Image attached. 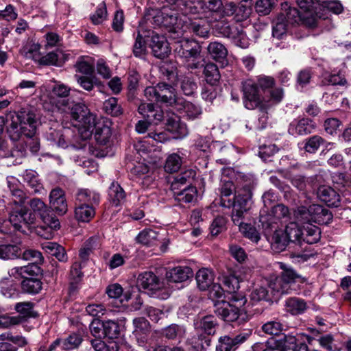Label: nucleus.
Masks as SVG:
<instances>
[{"mask_svg": "<svg viewBox=\"0 0 351 351\" xmlns=\"http://www.w3.org/2000/svg\"><path fill=\"white\" fill-rule=\"evenodd\" d=\"M8 132L12 141L19 139L21 134L32 137L36 133V116L28 107L22 108L19 112L6 115Z\"/></svg>", "mask_w": 351, "mask_h": 351, "instance_id": "nucleus-1", "label": "nucleus"}, {"mask_svg": "<svg viewBox=\"0 0 351 351\" xmlns=\"http://www.w3.org/2000/svg\"><path fill=\"white\" fill-rule=\"evenodd\" d=\"M242 91L243 95V104L245 107L249 110L258 108L262 115L258 118L261 123V129L265 128L267 120V110L271 104L267 101H263L261 97L258 86L252 80H247L242 83Z\"/></svg>", "mask_w": 351, "mask_h": 351, "instance_id": "nucleus-2", "label": "nucleus"}, {"mask_svg": "<svg viewBox=\"0 0 351 351\" xmlns=\"http://www.w3.org/2000/svg\"><path fill=\"white\" fill-rule=\"evenodd\" d=\"M174 51L177 56L187 63V67L195 69L204 66V59L201 56V47L194 40L182 38L174 43Z\"/></svg>", "mask_w": 351, "mask_h": 351, "instance_id": "nucleus-3", "label": "nucleus"}, {"mask_svg": "<svg viewBox=\"0 0 351 351\" xmlns=\"http://www.w3.org/2000/svg\"><path fill=\"white\" fill-rule=\"evenodd\" d=\"M247 300L242 294H232L229 301H219L215 303V313L226 322L236 321L241 313V308L245 304Z\"/></svg>", "mask_w": 351, "mask_h": 351, "instance_id": "nucleus-4", "label": "nucleus"}, {"mask_svg": "<svg viewBox=\"0 0 351 351\" xmlns=\"http://www.w3.org/2000/svg\"><path fill=\"white\" fill-rule=\"evenodd\" d=\"M280 269L282 270L280 275L269 283V287L274 295L288 294L292 289L293 284L296 282H304L306 280L293 269L287 267L284 263H280Z\"/></svg>", "mask_w": 351, "mask_h": 351, "instance_id": "nucleus-5", "label": "nucleus"}, {"mask_svg": "<svg viewBox=\"0 0 351 351\" xmlns=\"http://www.w3.org/2000/svg\"><path fill=\"white\" fill-rule=\"evenodd\" d=\"M252 191L250 186L239 190L232 200V220L237 226H241L244 215L250 209Z\"/></svg>", "mask_w": 351, "mask_h": 351, "instance_id": "nucleus-6", "label": "nucleus"}, {"mask_svg": "<svg viewBox=\"0 0 351 351\" xmlns=\"http://www.w3.org/2000/svg\"><path fill=\"white\" fill-rule=\"evenodd\" d=\"M252 191L250 186L239 190L232 200V220L237 226H241L244 215L250 209Z\"/></svg>", "mask_w": 351, "mask_h": 351, "instance_id": "nucleus-7", "label": "nucleus"}, {"mask_svg": "<svg viewBox=\"0 0 351 351\" xmlns=\"http://www.w3.org/2000/svg\"><path fill=\"white\" fill-rule=\"evenodd\" d=\"M32 213L37 214L43 222L51 229H57L60 228V222L53 215V211L47 206V205L38 198H33L28 202Z\"/></svg>", "mask_w": 351, "mask_h": 351, "instance_id": "nucleus-8", "label": "nucleus"}, {"mask_svg": "<svg viewBox=\"0 0 351 351\" xmlns=\"http://www.w3.org/2000/svg\"><path fill=\"white\" fill-rule=\"evenodd\" d=\"M9 219L14 230L25 232L23 229L35 223L36 217L25 206L14 207L10 213Z\"/></svg>", "mask_w": 351, "mask_h": 351, "instance_id": "nucleus-9", "label": "nucleus"}, {"mask_svg": "<svg viewBox=\"0 0 351 351\" xmlns=\"http://www.w3.org/2000/svg\"><path fill=\"white\" fill-rule=\"evenodd\" d=\"M137 286L148 295L158 298V292L163 287V283L152 271H145L138 275Z\"/></svg>", "mask_w": 351, "mask_h": 351, "instance_id": "nucleus-10", "label": "nucleus"}, {"mask_svg": "<svg viewBox=\"0 0 351 351\" xmlns=\"http://www.w3.org/2000/svg\"><path fill=\"white\" fill-rule=\"evenodd\" d=\"M69 108H71V114L73 119L77 121L84 128H91L93 127L95 116L90 112L84 103H75Z\"/></svg>", "mask_w": 351, "mask_h": 351, "instance_id": "nucleus-11", "label": "nucleus"}, {"mask_svg": "<svg viewBox=\"0 0 351 351\" xmlns=\"http://www.w3.org/2000/svg\"><path fill=\"white\" fill-rule=\"evenodd\" d=\"M71 88L64 84H56L51 90V101L61 111H65L70 108L69 95Z\"/></svg>", "mask_w": 351, "mask_h": 351, "instance_id": "nucleus-12", "label": "nucleus"}, {"mask_svg": "<svg viewBox=\"0 0 351 351\" xmlns=\"http://www.w3.org/2000/svg\"><path fill=\"white\" fill-rule=\"evenodd\" d=\"M249 337L248 333L237 335H223L219 338L216 351H234Z\"/></svg>", "mask_w": 351, "mask_h": 351, "instance_id": "nucleus-13", "label": "nucleus"}, {"mask_svg": "<svg viewBox=\"0 0 351 351\" xmlns=\"http://www.w3.org/2000/svg\"><path fill=\"white\" fill-rule=\"evenodd\" d=\"M49 204L52 211L59 215H64L68 210L64 191L60 187L52 189L49 193Z\"/></svg>", "mask_w": 351, "mask_h": 351, "instance_id": "nucleus-14", "label": "nucleus"}, {"mask_svg": "<svg viewBox=\"0 0 351 351\" xmlns=\"http://www.w3.org/2000/svg\"><path fill=\"white\" fill-rule=\"evenodd\" d=\"M93 125L91 128H85L86 136L94 134L95 139L98 143L106 145L112 134L110 128L105 124L104 122H96L95 119H94Z\"/></svg>", "mask_w": 351, "mask_h": 351, "instance_id": "nucleus-15", "label": "nucleus"}, {"mask_svg": "<svg viewBox=\"0 0 351 351\" xmlns=\"http://www.w3.org/2000/svg\"><path fill=\"white\" fill-rule=\"evenodd\" d=\"M152 15L153 24L156 26L169 28V30L173 28L177 22V17L168 8L156 10Z\"/></svg>", "mask_w": 351, "mask_h": 351, "instance_id": "nucleus-16", "label": "nucleus"}, {"mask_svg": "<svg viewBox=\"0 0 351 351\" xmlns=\"http://www.w3.org/2000/svg\"><path fill=\"white\" fill-rule=\"evenodd\" d=\"M154 56L158 58H165L170 52L166 38L158 34L152 35L149 43Z\"/></svg>", "mask_w": 351, "mask_h": 351, "instance_id": "nucleus-17", "label": "nucleus"}, {"mask_svg": "<svg viewBox=\"0 0 351 351\" xmlns=\"http://www.w3.org/2000/svg\"><path fill=\"white\" fill-rule=\"evenodd\" d=\"M159 103L166 106L178 105V100L181 98L176 97L175 88L166 83H158Z\"/></svg>", "mask_w": 351, "mask_h": 351, "instance_id": "nucleus-18", "label": "nucleus"}, {"mask_svg": "<svg viewBox=\"0 0 351 351\" xmlns=\"http://www.w3.org/2000/svg\"><path fill=\"white\" fill-rule=\"evenodd\" d=\"M284 11L278 16H283L285 22L289 25L300 23H310L306 21L307 16L302 14L297 8H291L287 3L282 5Z\"/></svg>", "mask_w": 351, "mask_h": 351, "instance_id": "nucleus-19", "label": "nucleus"}, {"mask_svg": "<svg viewBox=\"0 0 351 351\" xmlns=\"http://www.w3.org/2000/svg\"><path fill=\"white\" fill-rule=\"evenodd\" d=\"M193 271L188 266H178L166 272V278L169 282H182L193 276Z\"/></svg>", "mask_w": 351, "mask_h": 351, "instance_id": "nucleus-20", "label": "nucleus"}, {"mask_svg": "<svg viewBox=\"0 0 351 351\" xmlns=\"http://www.w3.org/2000/svg\"><path fill=\"white\" fill-rule=\"evenodd\" d=\"M297 3L300 8L306 14L312 15V12L315 11V13L319 19H327L328 16L321 12L322 4L323 2H326L325 0H296Z\"/></svg>", "mask_w": 351, "mask_h": 351, "instance_id": "nucleus-21", "label": "nucleus"}, {"mask_svg": "<svg viewBox=\"0 0 351 351\" xmlns=\"http://www.w3.org/2000/svg\"><path fill=\"white\" fill-rule=\"evenodd\" d=\"M317 196L328 206L337 207L340 202L339 195L330 186H321L317 190Z\"/></svg>", "mask_w": 351, "mask_h": 351, "instance_id": "nucleus-22", "label": "nucleus"}, {"mask_svg": "<svg viewBox=\"0 0 351 351\" xmlns=\"http://www.w3.org/2000/svg\"><path fill=\"white\" fill-rule=\"evenodd\" d=\"M40 271V267L36 263H29L25 266L13 267L9 270L8 274L10 276L16 279H25V278H29V276L38 275Z\"/></svg>", "mask_w": 351, "mask_h": 351, "instance_id": "nucleus-23", "label": "nucleus"}, {"mask_svg": "<svg viewBox=\"0 0 351 351\" xmlns=\"http://www.w3.org/2000/svg\"><path fill=\"white\" fill-rule=\"evenodd\" d=\"M312 121L306 118L293 120L289 126L288 132L291 135H306L310 134L312 130L311 123Z\"/></svg>", "mask_w": 351, "mask_h": 351, "instance_id": "nucleus-24", "label": "nucleus"}, {"mask_svg": "<svg viewBox=\"0 0 351 351\" xmlns=\"http://www.w3.org/2000/svg\"><path fill=\"white\" fill-rule=\"evenodd\" d=\"M166 127L168 131L176 135V138L185 136L188 133L186 124L181 122L180 117L174 114L168 117Z\"/></svg>", "mask_w": 351, "mask_h": 351, "instance_id": "nucleus-25", "label": "nucleus"}, {"mask_svg": "<svg viewBox=\"0 0 351 351\" xmlns=\"http://www.w3.org/2000/svg\"><path fill=\"white\" fill-rule=\"evenodd\" d=\"M210 338L202 334L192 335L186 340L190 351H206L210 346Z\"/></svg>", "mask_w": 351, "mask_h": 351, "instance_id": "nucleus-26", "label": "nucleus"}, {"mask_svg": "<svg viewBox=\"0 0 351 351\" xmlns=\"http://www.w3.org/2000/svg\"><path fill=\"white\" fill-rule=\"evenodd\" d=\"M75 199L79 204H89L95 206L97 205L100 201V195L88 189H81L77 191L75 195Z\"/></svg>", "mask_w": 351, "mask_h": 351, "instance_id": "nucleus-27", "label": "nucleus"}, {"mask_svg": "<svg viewBox=\"0 0 351 351\" xmlns=\"http://www.w3.org/2000/svg\"><path fill=\"white\" fill-rule=\"evenodd\" d=\"M308 210L311 215H313L312 219L319 223L328 224L332 220L331 212L321 205L313 204L310 206Z\"/></svg>", "mask_w": 351, "mask_h": 351, "instance_id": "nucleus-28", "label": "nucleus"}, {"mask_svg": "<svg viewBox=\"0 0 351 351\" xmlns=\"http://www.w3.org/2000/svg\"><path fill=\"white\" fill-rule=\"evenodd\" d=\"M194 326L196 329H201L208 335H213L216 332L217 322L212 315L204 316L199 320L194 322Z\"/></svg>", "mask_w": 351, "mask_h": 351, "instance_id": "nucleus-29", "label": "nucleus"}, {"mask_svg": "<svg viewBox=\"0 0 351 351\" xmlns=\"http://www.w3.org/2000/svg\"><path fill=\"white\" fill-rule=\"evenodd\" d=\"M21 248L16 244L5 243L0 241V258L3 260L15 259L21 256Z\"/></svg>", "mask_w": 351, "mask_h": 351, "instance_id": "nucleus-30", "label": "nucleus"}, {"mask_svg": "<svg viewBox=\"0 0 351 351\" xmlns=\"http://www.w3.org/2000/svg\"><path fill=\"white\" fill-rule=\"evenodd\" d=\"M307 308L305 301L302 299L293 297L285 301V309L291 315H298L302 314Z\"/></svg>", "mask_w": 351, "mask_h": 351, "instance_id": "nucleus-31", "label": "nucleus"}, {"mask_svg": "<svg viewBox=\"0 0 351 351\" xmlns=\"http://www.w3.org/2000/svg\"><path fill=\"white\" fill-rule=\"evenodd\" d=\"M235 191V186L232 182L226 181L223 183L220 188V202L219 204L222 207L231 208L232 206V198L230 197L232 194V192Z\"/></svg>", "mask_w": 351, "mask_h": 351, "instance_id": "nucleus-32", "label": "nucleus"}, {"mask_svg": "<svg viewBox=\"0 0 351 351\" xmlns=\"http://www.w3.org/2000/svg\"><path fill=\"white\" fill-rule=\"evenodd\" d=\"M195 278L198 288L204 291L213 284L214 274L210 270L203 268L197 272Z\"/></svg>", "mask_w": 351, "mask_h": 351, "instance_id": "nucleus-33", "label": "nucleus"}, {"mask_svg": "<svg viewBox=\"0 0 351 351\" xmlns=\"http://www.w3.org/2000/svg\"><path fill=\"white\" fill-rule=\"evenodd\" d=\"M176 108L185 114L191 119L197 118L201 113V109L199 106L186 101L183 99L178 100V105Z\"/></svg>", "mask_w": 351, "mask_h": 351, "instance_id": "nucleus-34", "label": "nucleus"}, {"mask_svg": "<svg viewBox=\"0 0 351 351\" xmlns=\"http://www.w3.org/2000/svg\"><path fill=\"white\" fill-rule=\"evenodd\" d=\"M197 191L195 187L189 186L180 191H174L173 196L180 203H192L197 199Z\"/></svg>", "mask_w": 351, "mask_h": 351, "instance_id": "nucleus-35", "label": "nucleus"}, {"mask_svg": "<svg viewBox=\"0 0 351 351\" xmlns=\"http://www.w3.org/2000/svg\"><path fill=\"white\" fill-rule=\"evenodd\" d=\"M95 214V206L80 204L75 208V217L77 221L88 222Z\"/></svg>", "mask_w": 351, "mask_h": 351, "instance_id": "nucleus-36", "label": "nucleus"}, {"mask_svg": "<svg viewBox=\"0 0 351 351\" xmlns=\"http://www.w3.org/2000/svg\"><path fill=\"white\" fill-rule=\"evenodd\" d=\"M289 243L284 230H278L273 234L271 246L275 252H280L285 250Z\"/></svg>", "mask_w": 351, "mask_h": 351, "instance_id": "nucleus-37", "label": "nucleus"}, {"mask_svg": "<svg viewBox=\"0 0 351 351\" xmlns=\"http://www.w3.org/2000/svg\"><path fill=\"white\" fill-rule=\"evenodd\" d=\"M207 50L213 59L219 62H223L228 55L227 49L219 42L210 43L207 47Z\"/></svg>", "mask_w": 351, "mask_h": 351, "instance_id": "nucleus-38", "label": "nucleus"}, {"mask_svg": "<svg viewBox=\"0 0 351 351\" xmlns=\"http://www.w3.org/2000/svg\"><path fill=\"white\" fill-rule=\"evenodd\" d=\"M23 180L34 193H39L43 186L40 182L38 174L33 170H25L22 174Z\"/></svg>", "mask_w": 351, "mask_h": 351, "instance_id": "nucleus-39", "label": "nucleus"}, {"mask_svg": "<svg viewBox=\"0 0 351 351\" xmlns=\"http://www.w3.org/2000/svg\"><path fill=\"white\" fill-rule=\"evenodd\" d=\"M108 195L113 205L117 206L123 203L125 198L123 189L118 183L112 182L109 188Z\"/></svg>", "mask_w": 351, "mask_h": 351, "instance_id": "nucleus-40", "label": "nucleus"}, {"mask_svg": "<svg viewBox=\"0 0 351 351\" xmlns=\"http://www.w3.org/2000/svg\"><path fill=\"white\" fill-rule=\"evenodd\" d=\"M185 328L180 325L172 324L162 330L161 335L168 339H180L185 335Z\"/></svg>", "mask_w": 351, "mask_h": 351, "instance_id": "nucleus-41", "label": "nucleus"}, {"mask_svg": "<svg viewBox=\"0 0 351 351\" xmlns=\"http://www.w3.org/2000/svg\"><path fill=\"white\" fill-rule=\"evenodd\" d=\"M289 242L301 243L304 232L295 223H290L284 230Z\"/></svg>", "mask_w": 351, "mask_h": 351, "instance_id": "nucleus-42", "label": "nucleus"}, {"mask_svg": "<svg viewBox=\"0 0 351 351\" xmlns=\"http://www.w3.org/2000/svg\"><path fill=\"white\" fill-rule=\"evenodd\" d=\"M2 133L0 132V151L3 153H0L3 157H16L15 164L21 163V159L25 156V151L24 149H13L11 151L5 152L7 149L6 143L2 138Z\"/></svg>", "mask_w": 351, "mask_h": 351, "instance_id": "nucleus-43", "label": "nucleus"}, {"mask_svg": "<svg viewBox=\"0 0 351 351\" xmlns=\"http://www.w3.org/2000/svg\"><path fill=\"white\" fill-rule=\"evenodd\" d=\"M302 231L304 232V235L302 236V241L306 243H315L320 239V230L316 226L307 224Z\"/></svg>", "mask_w": 351, "mask_h": 351, "instance_id": "nucleus-44", "label": "nucleus"}, {"mask_svg": "<svg viewBox=\"0 0 351 351\" xmlns=\"http://www.w3.org/2000/svg\"><path fill=\"white\" fill-rule=\"evenodd\" d=\"M43 283L35 278H25L21 282L22 290L27 293L36 294L42 289Z\"/></svg>", "mask_w": 351, "mask_h": 351, "instance_id": "nucleus-45", "label": "nucleus"}, {"mask_svg": "<svg viewBox=\"0 0 351 351\" xmlns=\"http://www.w3.org/2000/svg\"><path fill=\"white\" fill-rule=\"evenodd\" d=\"M186 29L189 33L199 37L206 38L208 36L209 30L206 24H202L198 21H190L185 25Z\"/></svg>", "mask_w": 351, "mask_h": 351, "instance_id": "nucleus-46", "label": "nucleus"}, {"mask_svg": "<svg viewBox=\"0 0 351 351\" xmlns=\"http://www.w3.org/2000/svg\"><path fill=\"white\" fill-rule=\"evenodd\" d=\"M158 233L151 229L141 231L136 237L137 243L144 245L152 246L157 240Z\"/></svg>", "mask_w": 351, "mask_h": 351, "instance_id": "nucleus-47", "label": "nucleus"}, {"mask_svg": "<svg viewBox=\"0 0 351 351\" xmlns=\"http://www.w3.org/2000/svg\"><path fill=\"white\" fill-rule=\"evenodd\" d=\"M317 256V252L310 247L304 248V250L298 252H293L290 257L295 263H304Z\"/></svg>", "mask_w": 351, "mask_h": 351, "instance_id": "nucleus-48", "label": "nucleus"}, {"mask_svg": "<svg viewBox=\"0 0 351 351\" xmlns=\"http://www.w3.org/2000/svg\"><path fill=\"white\" fill-rule=\"evenodd\" d=\"M289 25L283 16H278L273 21L272 34L274 37L281 39L286 34Z\"/></svg>", "mask_w": 351, "mask_h": 351, "instance_id": "nucleus-49", "label": "nucleus"}, {"mask_svg": "<svg viewBox=\"0 0 351 351\" xmlns=\"http://www.w3.org/2000/svg\"><path fill=\"white\" fill-rule=\"evenodd\" d=\"M160 69L161 73L167 77V80L175 84L178 79V69L174 63L165 62L162 64Z\"/></svg>", "mask_w": 351, "mask_h": 351, "instance_id": "nucleus-50", "label": "nucleus"}, {"mask_svg": "<svg viewBox=\"0 0 351 351\" xmlns=\"http://www.w3.org/2000/svg\"><path fill=\"white\" fill-rule=\"evenodd\" d=\"M204 73L206 81L210 84H215L220 79L218 67L213 63L206 64L204 66Z\"/></svg>", "mask_w": 351, "mask_h": 351, "instance_id": "nucleus-51", "label": "nucleus"}, {"mask_svg": "<svg viewBox=\"0 0 351 351\" xmlns=\"http://www.w3.org/2000/svg\"><path fill=\"white\" fill-rule=\"evenodd\" d=\"M104 335L109 339H116L120 334V326L114 320L108 319L103 322Z\"/></svg>", "mask_w": 351, "mask_h": 351, "instance_id": "nucleus-52", "label": "nucleus"}, {"mask_svg": "<svg viewBox=\"0 0 351 351\" xmlns=\"http://www.w3.org/2000/svg\"><path fill=\"white\" fill-rule=\"evenodd\" d=\"M181 165V157L177 154H172L167 157L164 168L165 171L172 173L178 171Z\"/></svg>", "mask_w": 351, "mask_h": 351, "instance_id": "nucleus-53", "label": "nucleus"}, {"mask_svg": "<svg viewBox=\"0 0 351 351\" xmlns=\"http://www.w3.org/2000/svg\"><path fill=\"white\" fill-rule=\"evenodd\" d=\"M313 340L314 338L304 333H298L296 336L285 335L282 339L284 346L289 348L295 345L298 341H306L308 343H311Z\"/></svg>", "mask_w": 351, "mask_h": 351, "instance_id": "nucleus-54", "label": "nucleus"}, {"mask_svg": "<svg viewBox=\"0 0 351 351\" xmlns=\"http://www.w3.org/2000/svg\"><path fill=\"white\" fill-rule=\"evenodd\" d=\"M8 186L10 189L11 195L12 196L11 203L15 206V207H22L25 202V195L24 192L17 188H15L10 180L8 181Z\"/></svg>", "mask_w": 351, "mask_h": 351, "instance_id": "nucleus-55", "label": "nucleus"}, {"mask_svg": "<svg viewBox=\"0 0 351 351\" xmlns=\"http://www.w3.org/2000/svg\"><path fill=\"white\" fill-rule=\"evenodd\" d=\"M324 143V139L322 136L314 135L305 140L304 148L306 152L315 153Z\"/></svg>", "mask_w": 351, "mask_h": 351, "instance_id": "nucleus-56", "label": "nucleus"}, {"mask_svg": "<svg viewBox=\"0 0 351 351\" xmlns=\"http://www.w3.org/2000/svg\"><path fill=\"white\" fill-rule=\"evenodd\" d=\"M247 1H241L238 6H236L234 19L237 22L243 21L247 19L251 14V8L247 5Z\"/></svg>", "mask_w": 351, "mask_h": 351, "instance_id": "nucleus-57", "label": "nucleus"}, {"mask_svg": "<svg viewBox=\"0 0 351 351\" xmlns=\"http://www.w3.org/2000/svg\"><path fill=\"white\" fill-rule=\"evenodd\" d=\"M262 330L270 335H279L283 330V325L277 320L269 321L262 326Z\"/></svg>", "mask_w": 351, "mask_h": 351, "instance_id": "nucleus-58", "label": "nucleus"}, {"mask_svg": "<svg viewBox=\"0 0 351 351\" xmlns=\"http://www.w3.org/2000/svg\"><path fill=\"white\" fill-rule=\"evenodd\" d=\"M103 108L105 112L112 116H118L121 114V106L118 104L117 99L110 97L104 102Z\"/></svg>", "mask_w": 351, "mask_h": 351, "instance_id": "nucleus-59", "label": "nucleus"}, {"mask_svg": "<svg viewBox=\"0 0 351 351\" xmlns=\"http://www.w3.org/2000/svg\"><path fill=\"white\" fill-rule=\"evenodd\" d=\"M230 39L232 43L238 47L241 48H246L248 46V40L246 34L243 32L241 27L238 26L236 30H234V34Z\"/></svg>", "mask_w": 351, "mask_h": 351, "instance_id": "nucleus-60", "label": "nucleus"}, {"mask_svg": "<svg viewBox=\"0 0 351 351\" xmlns=\"http://www.w3.org/2000/svg\"><path fill=\"white\" fill-rule=\"evenodd\" d=\"M196 175V173L193 169H187L180 174L178 175L175 179L173 182L171 184L172 189L175 191L178 189V185L180 184H186L189 180L193 179Z\"/></svg>", "mask_w": 351, "mask_h": 351, "instance_id": "nucleus-61", "label": "nucleus"}, {"mask_svg": "<svg viewBox=\"0 0 351 351\" xmlns=\"http://www.w3.org/2000/svg\"><path fill=\"white\" fill-rule=\"evenodd\" d=\"M82 341V338L80 335L77 333H72L66 338L62 339V349H75L81 344Z\"/></svg>", "mask_w": 351, "mask_h": 351, "instance_id": "nucleus-62", "label": "nucleus"}, {"mask_svg": "<svg viewBox=\"0 0 351 351\" xmlns=\"http://www.w3.org/2000/svg\"><path fill=\"white\" fill-rule=\"evenodd\" d=\"M134 331L136 336L146 335L150 329L149 322L143 317H138L133 320Z\"/></svg>", "mask_w": 351, "mask_h": 351, "instance_id": "nucleus-63", "label": "nucleus"}, {"mask_svg": "<svg viewBox=\"0 0 351 351\" xmlns=\"http://www.w3.org/2000/svg\"><path fill=\"white\" fill-rule=\"evenodd\" d=\"M252 348L253 351H283L277 341L256 343Z\"/></svg>", "mask_w": 351, "mask_h": 351, "instance_id": "nucleus-64", "label": "nucleus"}]
</instances>
